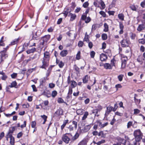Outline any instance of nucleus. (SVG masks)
<instances>
[{
	"mask_svg": "<svg viewBox=\"0 0 145 145\" xmlns=\"http://www.w3.org/2000/svg\"><path fill=\"white\" fill-rule=\"evenodd\" d=\"M80 134L76 132L73 137H72L71 139V141L72 142H74L79 137Z\"/></svg>",
	"mask_w": 145,
	"mask_h": 145,
	"instance_id": "22",
	"label": "nucleus"
},
{
	"mask_svg": "<svg viewBox=\"0 0 145 145\" xmlns=\"http://www.w3.org/2000/svg\"><path fill=\"white\" fill-rule=\"evenodd\" d=\"M145 28V26L144 24H141L139 25L138 27L137 30L139 32H140L144 30Z\"/></svg>",
	"mask_w": 145,
	"mask_h": 145,
	"instance_id": "19",
	"label": "nucleus"
},
{
	"mask_svg": "<svg viewBox=\"0 0 145 145\" xmlns=\"http://www.w3.org/2000/svg\"><path fill=\"white\" fill-rule=\"evenodd\" d=\"M29 43H24L23 45L22 50L19 52L16 55V57H17L18 55L22 53L23 51H25L27 48L28 46L29 45Z\"/></svg>",
	"mask_w": 145,
	"mask_h": 145,
	"instance_id": "14",
	"label": "nucleus"
},
{
	"mask_svg": "<svg viewBox=\"0 0 145 145\" xmlns=\"http://www.w3.org/2000/svg\"><path fill=\"white\" fill-rule=\"evenodd\" d=\"M95 107L96 109L99 112L101 111L103 109L102 106L100 105H98L97 106H95Z\"/></svg>",
	"mask_w": 145,
	"mask_h": 145,
	"instance_id": "53",
	"label": "nucleus"
},
{
	"mask_svg": "<svg viewBox=\"0 0 145 145\" xmlns=\"http://www.w3.org/2000/svg\"><path fill=\"white\" fill-rule=\"evenodd\" d=\"M68 51L67 50H62L60 52V55L61 57H65L68 54Z\"/></svg>",
	"mask_w": 145,
	"mask_h": 145,
	"instance_id": "27",
	"label": "nucleus"
},
{
	"mask_svg": "<svg viewBox=\"0 0 145 145\" xmlns=\"http://www.w3.org/2000/svg\"><path fill=\"white\" fill-rule=\"evenodd\" d=\"M116 60H115L114 58H113L111 59L110 61V63L111 65L112 66V67L113 66L114 67H116Z\"/></svg>",
	"mask_w": 145,
	"mask_h": 145,
	"instance_id": "36",
	"label": "nucleus"
},
{
	"mask_svg": "<svg viewBox=\"0 0 145 145\" xmlns=\"http://www.w3.org/2000/svg\"><path fill=\"white\" fill-rule=\"evenodd\" d=\"M96 79L95 77L94 78V82L92 84H90V85H88L87 86V88L89 90H90L91 89V87L93 86L96 83Z\"/></svg>",
	"mask_w": 145,
	"mask_h": 145,
	"instance_id": "30",
	"label": "nucleus"
},
{
	"mask_svg": "<svg viewBox=\"0 0 145 145\" xmlns=\"http://www.w3.org/2000/svg\"><path fill=\"white\" fill-rule=\"evenodd\" d=\"M51 37V36L50 35H46L41 38V40L47 43Z\"/></svg>",
	"mask_w": 145,
	"mask_h": 145,
	"instance_id": "15",
	"label": "nucleus"
},
{
	"mask_svg": "<svg viewBox=\"0 0 145 145\" xmlns=\"http://www.w3.org/2000/svg\"><path fill=\"white\" fill-rule=\"evenodd\" d=\"M138 42L139 44L144 45L145 44V39L144 38L139 39L138 40Z\"/></svg>",
	"mask_w": 145,
	"mask_h": 145,
	"instance_id": "38",
	"label": "nucleus"
},
{
	"mask_svg": "<svg viewBox=\"0 0 145 145\" xmlns=\"http://www.w3.org/2000/svg\"><path fill=\"white\" fill-rule=\"evenodd\" d=\"M57 102L59 103H66V102H64L63 99L61 97H59L57 99Z\"/></svg>",
	"mask_w": 145,
	"mask_h": 145,
	"instance_id": "52",
	"label": "nucleus"
},
{
	"mask_svg": "<svg viewBox=\"0 0 145 145\" xmlns=\"http://www.w3.org/2000/svg\"><path fill=\"white\" fill-rule=\"evenodd\" d=\"M40 117L42 118V119L44 120L43 122L42 123L43 124H45L46 121H47V119L48 118V117L47 116H46L45 115H41Z\"/></svg>",
	"mask_w": 145,
	"mask_h": 145,
	"instance_id": "37",
	"label": "nucleus"
},
{
	"mask_svg": "<svg viewBox=\"0 0 145 145\" xmlns=\"http://www.w3.org/2000/svg\"><path fill=\"white\" fill-rule=\"evenodd\" d=\"M16 126H13L10 127L6 135L9 137V138L13 137L12 135L14 131L16 129Z\"/></svg>",
	"mask_w": 145,
	"mask_h": 145,
	"instance_id": "6",
	"label": "nucleus"
},
{
	"mask_svg": "<svg viewBox=\"0 0 145 145\" xmlns=\"http://www.w3.org/2000/svg\"><path fill=\"white\" fill-rule=\"evenodd\" d=\"M72 137V135L71 133H67L63 135L62 139L66 144H68L71 140L70 138Z\"/></svg>",
	"mask_w": 145,
	"mask_h": 145,
	"instance_id": "2",
	"label": "nucleus"
},
{
	"mask_svg": "<svg viewBox=\"0 0 145 145\" xmlns=\"http://www.w3.org/2000/svg\"><path fill=\"white\" fill-rule=\"evenodd\" d=\"M130 34L131 39L132 40L135 39L136 36V34L135 33H133L132 32H131Z\"/></svg>",
	"mask_w": 145,
	"mask_h": 145,
	"instance_id": "47",
	"label": "nucleus"
},
{
	"mask_svg": "<svg viewBox=\"0 0 145 145\" xmlns=\"http://www.w3.org/2000/svg\"><path fill=\"white\" fill-rule=\"evenodd\" d=\"M112 111H113L112 106H109L106 107V110L105 114V117L107 118L108 115Z\"/></svg>",
	"mask_w": 145,
	"mask_h": 145,
	"instance_id": "11",
	"label": "nucleus"
},
{
	"mask_svg": "<svg viewBox=\"0 0 145 145\" xmlns=\"http://www.w3.org/2000/svg\"><path fill=\"white\" fill-rule=\"evenodd\" d=\"M105 140H102L101 141H99L98 142H97V145H101V144L105 143Z\"/></svg>",
	"mask_w": 145,
	"mask_h": 145,
	"instance_id": "62",
	"label": "nucleus"
},
{
	"mask_svg": "<svg viewBox=\"0 0 145 145\" xmlns=\"http://www.w3.org/2000/svg\"><path fill=\"white\" fill-rule=\"evenodd\" d=\"M133 122L132 121H129L127 123V128L129 129L130 128L131 126H132L133 125Z\"/></svg>",
	"mask_w": 145,
	"mask_h": 145,
	"instance_id": "63",
	"label": "nucleus"
},
{
	"mask_svg": "<svg viewBox=\"0 0 145 145\" xmlns=\"http://www.w3.org/2000/svg\"><path fill=\"white\" fill-rule=\"evenodd\" d=\"M41 61L42 65L39 66L40 68L46 70L49 66V61L42 59Z\"/></svg>",
	"mask_w": 145,
	"mask_h": 145,
	"instance_id": "5",
	"label": "nucleus"
},
{
	"mask_svg": "<svg viewBox=\"0 0 145 145\" xmlns=\"http://www.w3.org/2000/svg\"><path fill=\"white\" fill-rule=\"evenodd\" d=\"M89 5V3L88 1L84 3L82 5V6L84 8H86L88 7Z\"/></svg>",
	"mask_w": 145,
	"mask_h": 145,
	"instance_id": "64",
	"label": "nucleus"
},
{
	"mask_svg": "<svg viewBox=\"0 0 145 145\" xmlns=\"http://www.w3.org/2000/svg\"><path fill=\"white\" fill-rule=\"evenodd\" d=\"M90 78V77L88 75H86L83 78L82 80L83 83L84 84H86L88 83L89 79Z\"/></svg>",
	"mask_w": 145,
	"mask_h": 145,
	"instance_id": "20",
	"label": "nucleus"
},
{
	"mask_svg": "<svg viewBox=\"0 0 145 145\" xmlns=\"http://www.w3.org/2000/svg\"><path fill=\"white\" fill-rule=\"evenodd\" d=\"M124 76V75L123 74H120L118 76V78L119 80L120 81H121L122 80Z\"/></svg>",
	"mask_w": 145,
	"mask_h": 145,
	"instance_id": "59",
	"label": "nucleus"
},
{
	"mask_svg": "<svg viewBox=\"0 0 145 145\" xmlns=\"http://www.w3.org/2000/svg\"><path fill=\"white\" fill-rule=\"evenodd\" d=\"M1 54L0 63L3 62L4 59H5L8 57V55L7 54V52L3 50L0 52Z\"/></svg>",
	"mask_w": 145,
	"mask_h": 145,
	"instance_id": "7",
	"label": "nucleus"
},
{
	"mask_svg": "<svg viewBox=\"0 0 145 145\" xmlns=\"http://www.w3.org/2000/svg\"><path fill=\"white\" fill-rule=\"evenodd\" d=\"M10 143L11 145H14L15 142V139L14 137L10 138Z\"/></svg>",
	"mask_w": 145,
	"mask_h": 145,
	"instance_id": "42",
	"label": "nucleus"
},
{
	"mask_svg": "<svg viewBox=\"0 0 145 145\" xmlns=\"http://www.w3.org/2000/svg\"><path fill=\"white\" fill-rule=\"evenodd\" d=\"M119 28L120 30L119 31V34L121 35L123 33V29L124 28V26L123 25L122 22H119Z\"/></svg>",
	"mask_w": 145,
	"mask_h": 145,
	"instance_id": "24",
	"label": "nucleus"
},
{
	"mask_svg": "<svg viewBox=\"0 0 145 145\" xmlns=\"http://www.w3.org/2000/svg\"><path fill=\"white\" fill-rule=\"evenodd\" d=\"M137 60L140 65H142L143 64V61L145 60V59L142 56L139 55L138 56Z\"/></svg>",
	"mask_w": 145,
	"mask_h": 145,
	"instance_id": "16",
	"label": "nucleus"
},
{
	"mask_svg": "<svg viewBox=\"0 0 145 145\" xmlns=\"http://www.w3.org/2000/svg\"><path fill=\"white\" fill-rule=\"evenodd\" d=\"M31 127L32 128H35L36 127V122L35 121H32L31 122Z\"/></svg>",
	"mask_w": 145,
	"mask_h": 145,
	"instance_id": "55",
	"label": "nucleus"
},
{
	"mask_svg": "<svg viewBox=\"0 0 145 145\" xmlns=\"http://www.w3.org/2000/svg\"><path fill=\"white\" fill-rule=\"evenodd\" d=\"M77 121H72V124L70 125L68 129L70 131H73L74 129H76L77 128Z\"/></svg>",
	"mask_w": 145,
	"mask_h": 145,
	"instance_id": "8",
	"label": "nucleus"
},
{
	"mask_svg": "<svg viewBox=\"0 0 145 145\" xmlns=\"http://www.w3.org/2000/svg\"><path fill=\"white\" fill-rule=\"evenodd\" d=\"M83 115L82 118L81 120L83 122H85L86 119L87 118L89 114L88 111H86L83 113Z\"/></svg>",
	"mask_w": 145,
	"mask_h": 145,
	"instance_id": "21",
	"label": "nucleus"
},
{
	"mask_svg": "<svg viewBox=\"0 0 145 145\" xmlns=\"http://www.w3.org/2000/svg\"><path fill=\"white\" fill-rule=\"evenodd\" d=\"M81 58V52L80 51H78L76 55V59L79 60Z\"/></svg>",
	"mask_w": 145,
	"mask_h": 145,
	"instance_id": "44",
	"label": "nucleus"
},
{
	"mask_svg": "<svg viewBox=\"0 0 145 145\" xmlns=\"http://www.w3.org/2000/svg\"><path fill=\"white\" fill-rule=\"evenodd\" d=\"M57 94V92L56 90H54L52 92L51 95L53 98H54L56 97Z\"/></svg>",
	"mask_w": 145,
	"mask_h": 145,
	"instance_id": "49",
	"label": "nucleus"
},
{
	"mask_svg": "<svg viewBox=\"0 0 145 145\" xmlns=\"http://www.w3.org/2000/svg\"><path fill=\"white\" fill-rule=\"evenodd\" d=\"M63 110L62 108H59L55 112L54 116L56 117H59L63 115Z\"/></svg>",
	"mask_w": 145,
	"mask_h": 145,
	"instance_id": "10",
	"label": "nucleus"
},
{
	"mask_svg": "<svg viewBox=\"0 0 145 145\" xmlns=\"http://www.w3.org/2000/svg\"><path fill=\"white\" fill-rule=\"evenodd\" d=\"M37 48L35 47H33L31 49H28L26 51L27 54H30L33 53L37 51Z\"/></svg>",
	"mask_w": 145,
	"mask_h": 145,
	"instance_id": "23",
	"label": "nucleus"
},
{
	"mask_svg": "<svg viewBox=\"0 0 145 145\" xmlns=\"http://www.w3.org/2000/svg\"><path fill=\"white\" fill-rule=\"evenodd\" d=\"M70 15L71 16V18L70 20L71 21H73L76 17V15L74 14H73L71 13H70V14L68 15V16H69Z\"/></svg>",
	"mask_w": 145,
	"mask_h": 145,
	"instance_id": "28",
	"label": "nucleus"
},
{
	"mask_svg": "<svg viewBox=\"0 0 145 145\" xmlns=\"http://www.w3.org/2000/svg\"><path fill=\"white\" fill-rule=\"evenodd\" d=\"M134 114L135 115H137L140 112V111L137 108L134 109Z\"/></svg>",
	"mask_w": 145,
	"mask_h": 145,
	"instance_id": "61",
	"label": "nucleus"
},
{
	"mask_svg": "<svg viewBox=\"0 0 145 145\" xmlns=\"http://www.w3.org/2000/svg\"><path fill=\"white\" fill-rule=\"evenodd\" d=\"M83 109H78L76 110V113L78 115H82L83 114Z\"/></svg>",
	"mask_w": 145,
	"mask_h": 145,
	"instance_id": "45",
	"label": "nucleus"
},
{
	"mask_svg": "<svg viewBox=\"0 0 145 145\" xmlns=\"http://www.w3.org/2000/svg\"><path fill=\"white\" fill-rule=\"evenodd\" d=\"M133 135L136 141L137 142H140L143 136V133L140 129L135 130L133 133Z\"/></svg>",
	"mask_w": 145,
	"mask_h": 145,
	"instance_id": "1",
	"label": "nucleus"
},
{
	"mask_svg": "<svg viewBox=\"0 0 145 145\" xmlns=\"http://www.w3.org/2000/svg\"><path fill=\"white\" fill-rule=\"evenodd\" d=\"M98 136H101V138H105L106 136V134L104 133L103 131H101L98 133Z\"/></svg>",
	"mask_w": 145,
	"mask_h": 145,
	"instance_id": "35",
	"label": "nucleus"
},
{
	"mask_svg": "<svg viewBox=\"0 0 145 145\" xmlns=\"http://www.w3.org/2000/svg\"><path fill=\"white\" fill-rule=\"evenodd\" d=\"M89 140V139L88 138H84L77 145H87Z\"/></svg>",
	"mask_w": 145,
	"mask_h": 145,
	"instance_id": "12",
	"label": "nucleus"
},
{
	"mask_svg": "<svg viewBox=\"0 0 145 145\" xmlns=\"http://www.w3.org/2000/svg\"><path fill=\"white\" fill-rule=\"evenodd\" d=\"M96 123L97 124L98 126H99L101 128H102V123L99 120H97L96 122Z\"/></svg>",
	"mask_w": 145,
	"mask_h": 145,
	"instance_id": "58",
	"label": "nucleus"
},
{
	"mask_svg": "<svg viewBox=\"0 0 145 145\" xmlns=\"http://www.w3.org/2000/svg\"><path fill=\"white\" fill-rule=\"evenodd\" d=\"M71 87L70 88H75L77 85L76 82L74 80H71Z\"/></svg>",
	"mask_w": 145,
	"mask_h": 145,
	"instance_id": "31",
	"label": "nucleus"
},
{
	"mask_svg": "<svg viewBox=\"0 0 145 145\" xmlns=\"http://www.w3.org/2000/svg\"><path fill=\"white\" fill-rule=\"evenodd\" d=\"M89 37L88 35H87V33H86L85 37L83 39V41H86L87 42H89Z\"/></svg>",
	"mask_w": 145,
	"mask_h": 145,
	"instance_id": "34",
	"label": "nucleus"
},
{
	"mask_svg": "<svg viewBox=\"0 0 145 145\" xmlns=\"http://www.w3.org/2000/svg\"><path fill=\"white\" fill-rule=\"evenodd\" d=\"M104 27L103 31L105 32H108V25L107 23H105L104 24Z\"/></svg>",
	"mask_w": 145,
	"mask_h": 145,
	"instance_id": "40",
	"label": "nucleus"
},
{
	"mask_svg": "<svg viewBox=\"0 0 145 145\" xmlns=\"http://www.w3.org/2000/svg\"><path fill=\"white\" fill-rule=\"evenodd\" d=\"M104 68L106 69H112V66L108 63H105L104 64Z\"/></svg>",
	"mask_w": 145,
	"mask_h": 145,
	"instance_id": "26",
	"label": "nucleus"
},
{
	"mask_svg": "<svg viewBox=\"0 0 145 145\" xmlns=\"http://www.w3.org/2000/svg\"><path fill=\"white\" fill-rule=\"evenodd\" d=\"M99 13L100 14L102 15V16L104 18H105L106 17V14L105 12L103 11H101L99 12Z\"/></svg>",
	"mask_w": 145,
	"mask_h": 145,
	"instance_id": "54",
	"label": "nucleus"
},
{
	"mask_svg": "<svg viewBox=\"0 0 145 145\" xmlns=\"http://www.w3.org/2000/svg\"><path fill=\"white\" fill-rule=\"evenodd\" d=\"M135 102L136 104H139L141 101L140 99H138L136 97H134Z\"/></svg>",
	"mask_w": 145,
	"mask_h": 145,
	"instance_id": "51",
	"label": "nucleus"
},
{
	"mask_svg": "<svg viewBox=\"0 0 145 145\" xmlns=\"http://www.w3.org/2000/svg\"><path fill=\"white\" fill-rule=\"evenodd\" d=\"M32 39L36 40H37L39 39V37L37 36V32L35 33L34 35L33 34L32 36Z\"/></svg>",
	"mask_w": 145,
	"mask_h": 145,
	"instance_id": "43",
	"label": "nucleus"
},
{
	"mask_svg": "<svg viewBox=\"0 0 145 145\" xmlns=\"http://www.w3.org/2000/svg\"><path fill=\"white\" fill-rule=\"evenodd\" d=\"M20 38L19 37L13 40L10 42V44H9V46H12L15 44H17L19 42V41L20 40Z\"/></svg>",
	"mask_w": 145,
	"mask_h": 145,
	"instance_id": "17",
	"label": "nucleus"
},
{
	"mask_svg": "<svg viewBox=\"0 0 145 145\" xmlns=\"http://www.w3.org/2000/svg\"><path fill=\"white\" fill-rule=\"evenodd\" d=\"M101 37L102 39L103 40H106L107 39V35L106 33H103Z\"/></svg>",
	"mask_w": 145,
	"mask_h": 145,
	"instance_id": "50",
	"label": "nucleus"
},
{
	"mask_svg": "<svg viewBox=\"0 0 145 145\" xmlns=\"http://www.w3.org/2000/svg\"><path fill=\"white\" fill-rule=\"evenodd\" d=\"M91 127L90 125H87L84 127L83 130L85 132H87L90 129Z\"/></svg>",
	"mask_w": 145,
	"mask_h": 145,
	"instance_id": "41",
	"label": "nucleus"
},
{
	"mask_svg": "<svg viewBox=\"0 0 145 145\" xmlns=\"http://www.w3.org/2000/svg\"><path fill=\"white\" fill-rule=\"evenodd\" d=\"M115 140L117 141L116 143L113 144V145H121L122 144L123 145H125L127 141L123 138H121L120 137H117L115 138Z\"/></svg>",
	"mask_w": 145,
	"mask_h": 145,
	"instance_id": "3",
	"label": "nucleus"
},
{
	"mask_svg": "<svg viewBox=\"0 0 145 145\" xmlns=\"http://www.w3.org/2000/svg\"><path fill=\"white\" fill-rule=\"evenodd\" d=\"M50 52L46 51L44 53V57L42 59L50 61Z\"/></svg>",
	"mask_w": 145,
	"mask_h": 145,
	"instance_id": "13",
	"label": "nucleus"
},
{
	"mask_svg": "<svg viewBox=\"0 0 145 145\" xmlns=\"http://www.w3.org/2000/svg\"><path fill=\"white\" fill-rule=\"evenodd\" d=\"M100 58L102 61H105L107 59V55L103 53H102L100 55Z\"/></svg>",
	"mask_w": 145,
	"mask_h": 145,
	"instance_id": "18",
	"label": "nucleus"
},
{
	"mask_svg": "<svg viewBox=\"0 0 145 145\" xmlns=\"http://www.w3.org/2000/svg\"><path fill=\"white\" fill-rule=\"evenodd\" d=\"M74 70L76 71V73L77 74H80V69L76 66H75L74 67Z\"/></svg>",
	"mask_w": 145,
	"mask_h": 145,
	"instance_id": "57",
	"label": "nucleus"
},
{
	"mask_svg": "<svg viewBox=\"0 0 145 145\" xmlns=\"http://www.w3.org/2000/svg\"><path fill=\"white\" fill-rule=\"evenodd\" d=\"M49 80V78L47 77H44L43 78L40 79V85H42L44 83L46 80Z\"/></svg>",
	"mask_w": 145,
	"mask_h": 145,
	"instance_id": "32",
	"label": "nucleus"
},
{
	"mask_svg": "<svg viewBox=\"0 0 145 145\" xmlns=\"http://www.w3.org/2000/svg\"><path fill=\"white\" fill-rule=\"evenodd\" d=\"M118 18L122 21L124 20V14L122 13H120L118 15Z\"/></svg>",
	"mask_w": 145,
	"mask_h": 145,
	"instance_id": "39",
	"label": "nucleus"
},
{
	"mask_svg": "<svg viewBox=\"0 0 145 145\" xmlns=\"http://www.w3.org/2000/svg\"><path fill=\"white\" fill-rule=\"evenodd\" d=\"M102 25V24H100L99 25L97 24H94L92 25L91 30L95 31L97 27H100Z\"/></svg>",
	"mask_w": 145,
	"mask_h": 145,
	"instance_id": "25",
	"label": "nucleus"
},
{
	"mask_svg": "<svg viewBox=\"0 0 145 145\" xmlns=\"http://www.w3.org/2000/svg\"><path fill=\"white\" fill-rule=\"evenodd\" d=\"M70 12L71 11H69V9L68 8H67L63 11V12L62 14H64V16L65 18L69 15L68 14L69 13L70 14V13H71Z\"/></svg>",
	"mask_w": 145,
	"mask_h": 145,
	"instance_id": "29",
	"label": "nucleus"
},
{
	"mask_svg": "<svg viewBox=\"0 0 145 145\" xmlns=\"http://www.w3.org/2000/svg\"><path fill=\"white\" fill-rule=\"evenodd\" d=\"M122 57L124 59H122L121 60V68L122 69H123L126 66L127 61V56L124 55L123 56H122Z\"/></svg>",
	"mask_w": 145,
	"mask_h": 145,
	"instance_id": "9",
	"label": "nucleus"
},
{
	"mask_svg": "<svg viewBox=\"0 0 145 145\" xmlns=\"http://www.w3.org/2000/svg\"><path fill=\"white\" fill-rule=\"evenodd\" d=\"M17 86V83L16 81L12 82L10 85H9V86L10 88H17L16 86Z\"/></svg>",
	"mask_w": 145,
	"mask_h": 145,
	"instance_id": "33",
	"label": "nucleus"
},
{
	"mask_svg": "<svg viewBox=\"0 0 145 145\" xmlns=\"http://www.w3.org/2000/svg\"><path fill=\"white\" fill-rule=\"evenodd\" d=\"M98 111L96 109H93L92 111V113L94 114L95 116H98L99 115L97 114Z\"/></svg>",
	"mask_w": 145,
	"mask_h": 145,
	"instance_id": "46",
	"label": "nucleus"
},
{
	"mask_svg": "<svg viewBox=\"0 0 145 145\" xmlns=\"http://www.w3.org/2000/svg\"><path fill=\"white\" fill-rule=\"evenodd\" d=\"M121 46L123 48L127 47L129 46L131 43L128 39H123L120 41Z\"/></svg>",
	"mask_w": 145,
	"mask_h": 145,
	"instance_id": "4",
	"label": "nucleus"
},
{
	"mask_svg": "<svg viewBox=\"0 0 145 145\" xmlns=\"http://www.w3.org/2000/svg\"><path fill=\"white\" fill-rule=\"evenodd\" d=\"M91 19L89 16H88L86 18L85 20V23L88 24L91 21Z\"/></svg>",
	"mask_w": 145,
	"mask_h": 145,
	"instance_id": "56",
	"label": "nucleus"
},
{
	"mask_svg": "<svg viewBox=\"0 0 145 145\" xmlns=\"http://www.w3.org/2000/svg\"><path fill=\"white\" fill-rule=\"evenodd\" d=\"M115 87L116 89V91H117L119 88H120L122 87V86L120 84H118L115 85Z\"/></svg>",
	"mask_w": 145,
	"mask_h": 145,
	"instance_id": "60",
	"label": "nucleus"
},
{
	"mask_svg": "<svg viewBox=\"0 0 145 145\" xmlns=\"http://www.w3.org/2000/svg\"><path fill=\"white\" fill-rule=\"evenodd\" d=\"M39 55H38V54H35L33 55V56L32 57V58L33 60L35 59H38L39 58Z\"/></svg>",
	"mask_w": 145,
	"mask_h": 145,
	"instance_id": "48",
	"label": "nucleus"
}]
</instances>
